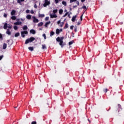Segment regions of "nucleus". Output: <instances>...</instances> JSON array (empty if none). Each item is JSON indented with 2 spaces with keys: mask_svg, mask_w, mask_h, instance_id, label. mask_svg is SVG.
<instances>
[{
  "mask_svg": "<svg viewBox=\"0 0 124 124\" xmlns=\"http://www.w3.org/2000/svg\"><path fill=\"white\" fill-rule=\"evenodd\" d=\"M63 39H64V37H58L56 38V41L57 42H59L61 48H63V46L65 45V43H63Z\"/></svg>",
  "mask_w": 124,
  "mask_h": 124,
  "instance_id": "nucleus-1",
  "label": "nucleus"
},
{
  "mask_svg": "<svg viewBox=\"0 0 124 124\" xmlns=\"http://www.w3.org/2000/svg\"><path fill=\"white\" fill-rule=\"evenodd\" d=\"M33 40H35V38H34L33 37H31L26 40L25 44H28L30 43V42H32Z\"/></svg>",
  "mask_w": 124,
  "mask_h": 124,
  "instance_id": "nucleus-2",
  "label": "nucleus"
},
{
  "mask_svg": "<svg viewBox=\"0 0 124 124\" xmlns=\"http://www.w3.org/2000/svg\"><path fill=\"white\" fill-rule=\"evenodd\" d=\"M61 22L62 21L61 20L57 21V25H58V26L60 27V28H62V27H63V25H64V22Z\"/></svg>",
  "mask_w": 124,
  "mask_h": 124,
  "instance_id": "nucleus-3",
  "label": "nucleus"
},
{
  "mask_svg": "<svg viewBox=\"0 0 124 124\" xmlns=\"http://www.w3.org/2000/svg\"><path fill=\"white\" fill-rule=\"evenodd\" d=\"M50 0H45V3H44L43 6L44 7H46L47 5H50Z\"/></svg>",
  "mask_w": 124,
  "mask_h": 124,
  "instance_id": "nucleus-4",
  "label": "nucleus"
},
{
  "mask_svg": "<svg viewBox=\"0 0 124 124\" xmlns=\"http://www.w3.org/2000/svg\"><path fill=\"white\" fill-rule=\"evenodd\" d=\"M49 16L50 18H51L52 19H53V18H57L58 17V16H57V14H54L53 13V14H50Z\"/></svg>",
  "mask_w": 124,
  "mask_h": 124,
  "instance_id": "nucleus-5",
  "label": "nucleus"
},
{
  "mask_svg": "<svg viewBox=\"0 0 124 124\" xmlns=\"http://www.w3.org/2000/svg\"><path fill=\"white\" fill-rule=\"evenodd\" d=\"M21 36L22 37H25V34H28V31H22L21 32Z\"/></svg>",
  "mask_w": 124,
  "mask_h": 124,
  "instance_id": "nucleus-6",
  "label": "nucleus"
},
{
  "mask_svg": "<svg viewBox=\"0 0 124 124\" xmlns=\"http://www.w3.org/2000/svg\"><path fill=\"white\" fill-rule=\"evenodd\" d=\"M32 18L33 23H38L39 22L38 19L35 18V16H32Z\"/></svg>",
  "mask_w": 124,
  "mask_h": 124,
  "instance_id": "nucleus-7",
  "label": "nucleus"
},
{
  "mask_svg": "<svg viewBox=\"0 0 124 124\" xmlns=\"http://www.w3.org/2000/svg\"><path fill=\"white\" fill-rule=\"evenodd\" d=\"M14 25H15L16 26H20V25H22V22L17 21L16 22H15L14 23Z\"/></svg>",
  "mask_w": 124,
  "mask_h": 124,
  "instance_id": "nucleus-8",
  "label": "nucleus"
},
{
  "mask_svg": "<svg viewBox=\"0 0 124 124\" xmlns=\"http://www.w3.org/2000/svg\"><path fill=\"white\" fill-rule=\"evenodd\" d=\"M62 31V29H60V30L59 29H56V34H59L61 32V31Z\"/></svg>",
  "mask_w": 124,
  "mask_h": 124,
  "instance_id": "nucleus-9",
  "label": "nucleus"
},
{
  "mask_svg": "<svg viewBox=\"0 0 124 124\" xmlns=\"http://www.w3.org/2000/svg\"><path fill=\"white\" fill-rule=\"evenodd\" d=\"M76 18H77V15L73 16L72 18V21L75 22V20H76Z\"/></svg>",
  "mask_w": 124,
  "mask_h": 124,
  "instance_id": "nucleus-10",
  "label": "nucleus"
},
{
  "mask_svg": "<svg viewBox=\"0 0 124 124\" xmlns=\"http://www.w3.org/2000/svg\"><path fill=\"white\" fill-rule=\"evenodd\" d=\"M7 47V44L4 43L2 46V48L4 50H5Z\"/></svg>",
  "mask_w": 124,
  "mask_h": 124,
  "instance_id": "nucleus-11",
  "label": "nucleus"
},
{
  "mask_svg": "<svg viewBox=\"0 0 124 124\" xmlns=\"http://www.w3.org/2000/svg\"><path fill=\"white\" fill-rule=\"evenodd\" d=\"M16 13V11L13 10L11 12V15H12V16H13V15H15Z\"/></svg>",
  "mask_w": 124,
  "mask_h": 124,
  "instance_id": "nucleus-12",
  "label": "nucleus"
},
{
  "mask_svg": "<svg viewBox=\"0 0 124 124\" xmlns=\"http://www.w3.org/2000/svg\"><path fill=\"white\" fill-rule=\"evenodd\" d=\"M39 17L40 18H43V17H45V15L39 14Z\"/></svg>",
  "mask_w": 124,
  "mask_h": 124,
  "instance_id": "nucleus-13",
  "label": "nucleus"
},
{
  "mask_svg": "<svg viewBox=\"0 0 124 124\" xmlns=\"http://www.w3.org/2000/svg\"><path fill=\"white\" fill-rule=\"evenodd\" d=\"M50 24H51V21H48L46 22V24L45 25V27L47 28V27H48V25H50Z\"/></svg>",
  "mask_w": 124,
  "mask_h": 124,
  "instance_id": "nucleus-14",
  "label": "nucleus"
},
{
  "mask_svg": "<svg viewBox=\"0 0 124 124\" xmlns=\"http://www.w3.org/2000/svg\"><path fill=\"white\" fill-rule=\"evenodd\" d=\"M6 33L8 35H10V34H11V32H10V31H9V29H7Z\"/></svg>",
  "mask_w": 124,
  "mask_h": 124,
  "instance_id": "nucleus-15",
  "label": "nucleus"
},
{
  "mask_svg": "<svg viewBox=\"0 0 124 124\" xmlns=\"http://www.w3.org/2000/svg\"><path fill=\"white\" fill-rule=\"evenodd\" d=\"M30 32H31V33H32V34H35V31L34 30H31Z\"/></svg>",
  "mask_w": 124,
  "mask_h": 124,
  "instance_id": "nucleus-16",
  "label": "nucleus"
},
{
  "mask_svg": "<svg viewBox=\"0 0 124 124\" xmlns=\"http://www.w3.org/2000/svg\"><path fill=\"white\" fill-rule=\"evenodd\" d=\"M26 18H27V19H28V20H31V15H27L26 16Z\"/></svg>",
  "mask_w": 124,
  "mask_h": 124,
  "instance_id": "nucleus-17",
  "label": "nucleus"
},
{
  "mask_svg": "<svg viewBox=\"0 0 124 124\" xmlns=\"http://www.w3.org/2000/svg\"><path fill=\"white\" fill-rule=\"evenodd\" d=\"M3 29L6 30L7 29V23H5L4 25Z\"/></svg>",
  "mask_w": 124,
  "mask_h": 124,
  "instance_id": "nucleus-18",
  "label": "nucleus"
},
{
  "mask_svg": "<svg viewBox=\"0 0 124 124\" xmlns=\"http://www.w3.org/2000/svg\"><path fill=\"white\" fill-rule=\"evenodd\" d=\"M62 12H63V10H62V9H60L59 11V14L60 15H62Z\"/></svg>",
  "mask_w": 124,
  "mask_h": 124,
  "instance_id": "nucleus-19",
  "label": "nucleus"
},
{
  "mask_svg": "<svg viewBox=\"0 0 124 124\" xmlns=\"http://www.w3.org/2000/svg\"><path fill=\"white\" fill-rule=\"evenodd\" d=\"M43 26V22H40L38 24V27H42Z\"/></svg>",
  "mask_w": 124,
  "mask_h": 124,
  "instance_id": "nucleus-20",
  "label": "nucleus"
},
{
  "mask_svg": "<svg viewBox=\"0 0 124 124\" xmlns=\"http://www.w3.org/2000/svg\"><path fill=\"white\" fill-rule=\"evenodd\" d=\"M22 29L24 30H28V26H27V25H25V26L23 27Z\"/></svg>",
  "mask_w": 124,
  "mask_h": 124,
  "instance_id": "nucleus-21",
  "label": "nucleus"
},
{
  "mask_svg": "<svg viewBox=\"0 0 124 124\" xmlns=\"http://www.w3.org/2000/svg\"><path fill=\"white\" fill-rule=\"evenodd\" d=\"M19 35H20V33L17 32L15 34V37H18V36H19Z\"/></svg>",
  "mask_w": 124,
  "mask_h": 124,
  "instance_id": "nucleus-22",
  "label": "nucleus"
},
{
  "mask_svg": "<svg viewBox=\"0 0 124 124\" xmlns=\"http://www.w3.org/2000/svg\"><path fill=\"white\" fill-rule=\"evenodd\" d=\"M14 29L15 31H17L18 30V26L15 25L14 26Z\"/></svg>",
  "mask_w": 124,
  "mask_h": 124,
  "instance_id": "nucleus-23",
  "label": "nucleus"
},
{
  "mask_svg": "<svg viewBox=\"0 0 124 124\" xmlns=\"http://www.w3.org/2000/svg\"><path fill=\"white\" fill-rule=\"evenodd\" d=\"M28 49L30 51H33V47H29Z\"/></svg>",
  "mask_w": 124,
  "mask_h": 124,
  "instance_id": "nucleus-24",
  "label": "nucleus"
},
{
  "mask_svg": "<svg viewBox=\"0 0 124 124\" xmlns=\"http://www.w3.org/2000/svg\"><path fill=\"white\" fill-rule=\"evenodd\" d=\"M62 4H63V5H64L65 6H66V2L63 1L62 2Z\"/></svg>",
  "mask_w": 124,
  "mask_h": 124,
  "instance_id": "nucleus-25",
  "label": "nucleus"
},
{
  "mask_svg": "<svg viewBox=\"0 0 124 124\" xmlns=\"http://www.w3.org/2000/svg\"><path fill=\"white\" fill-rule=\"evenodd\" d=\"M12 20H16V16H12L11 17Z\"/></svg>",
  "mask_w": 124,
  "mask_h": 124,
  "instance_id": "nucleus-26",
  "label": "nucleus"
},
{
  "mask_svg": "<svg viewBox=\"0 0 124 124\" xmlns=\"http://www.w3.org/2000/svg\"><path fill=\"white\" fill-rule=\"evenodd\" d=\"M57 12H58V10H57V9L54 10L53 11V13H54V14H56V13H57Z\"/></svg>",
  "mask_w": 124,
  "mask_h": 124,
  "instance_id": "nucleus-27",
  "label": "nucleus"
},
{
  "mask_svg": "<svg viewBox=\"0 0 124 124\" xmlns=\"http://www.w3.org/2000/svg\"><path fill=\"white\" fill-rule=\"evenodd\" d=\"M55 34V32L53 31L50 32V36H52V35H54Z\"/></svg>",
  "mask_w": 124,
  "mask_h": 124,
  "instance_id": "nucleus-28",
  "label": "nucleus"
},
{
  "mask_svg": "<svg viewBox=\"0 0 124 124\" xmlns=\"http://www.w3.org/2000/svg\"><path fill=\"white\" fill-rule=\"evenodd\" d=\"M42 49H46V45H42Z\"/></svg>",
  "mask_w": 124,
  "mask_h": 124,
  "instance_id": "nucleus-29",
  "label": "nucleus"
},
{
  "mask_svg": "<svg viewBox=\"0 0 124 124\" xmlns=\"http://www.w3.org/2000/svg\"><path fill=\"white\" fill-rule=\"evenodd\" d=\"M77 0H70V3H72V2H74V1H76Z\"/></svg>",
  "mask_w": 124,
  "mask_h": 124,
  "instance_id": "nucleus-30",
  "label": "nucleus"
},
{
  "mask_svg": "<svg viewBox=\"0 0 124 124\" xmlns=\"http://www.w3.org/2000/svg\"><path fill=\"white\" fill-rule=\"evenodd\" d=\"M68 28V24L66 23L65 25V29H67Z\"/></svg>",
  "mask_w": 124,
  "mask_h": 124,
  "instance_id": "nucleus-31",
  "label": "nucleus"
},
{
  "mask_svg": "<svg viewBox=\"0 0 124 124\" xmlns=\"http://www.w3.org/2000/svg\"><path fill=\"white\" fill-rule=\"evenodd\" d=\"M68 12H66L64 16H63V17H65L67 15H68Z\"/></svg>",
  "mask_w": 124,
  "mask_h": 124,
  "instance_id": "nucleus-32",
  "label": "nucleus"
},
{
  "mask_svg": "<svg viewBox=\"0 0 124 124\" xmlns=\"http://www.w3.org/2000/svg\"><path fill=\"white\" fill-rule=\"evenodd\" d=\"M7 28H8L9 29H11V26L9 24H7Z\"/></svg>",
  "mask_w": 124,
  "mask_h": 124,
  "instance_id": "nucleus-33",
  "label": "nucleus"
},
{
  "mask_svg": "<svg viewBox=\"0 0 124 124\" xmlns=\"http://www.w3.org/2000/svg\"><path fill=\"white\" fill-rule=\"evenodd\" d=\"M43 37H44V39H46V34H43Z\"/></svg>",
  "mask_w": 124,
  "mask_h": 124,
  "instance_id": "nucleus-34",
  "label": "nucleus"
},
{
  "mask_svg": "<svg viewBox=\"0 0 124 124\" xmlns=\"http://www.w3.org/2000/svg\"><path fill=\"white\" fill-rule=\"evenodd\" d=\"M81 8H83V9H86V7L85 5H83Z\"/></svg>",
  "mask_w": 124,
  "mask_h": 124,
  "instance_id": "nucleus-35",
  "label": "nucleus"
},
{
  "mask_svg": "<svg viewBox=\"0 0 124 124\" xmlns=\"http://www.w3.org/2000/svg\"><path fill=\"white\" fill-rule=\"evenodd\" d=\"M49 20V17L47 16L45 18V21H48Z\"/></svg>",
  "mask_w": 124,
  "mask_h": 124,
  "instance_id": "nucleus-36",
  "label": "nucleus"
},
{
  "mask_svg": "<svg viewBox=\"0 0 124 124\" xmlns=\"http://www.w3.org/2000/svg\"><path fill=\"white\" fill-rule=\"evenodd\" d=\"M61 0H55V3H59V1Z\"/></svg>",
  "mask_w": 124,
  "mask_h": 124,
  "instance_id": "nucleus-37",
  "label": "nucleus"
},
{
  "mask_svg": "<svg viewBox=\"0 0 124 124\" xmlns=\"http://www.w3.org/2000/svg\"><path fill=\"white\" fill-rule=\"evenodd\" d=\"M73 28H74V26H71L70 27V30H73Z\"/></svg>",
  "mask_w": 124,
  "mask_h": 124,
  "instance_id": "nucleus-38",
  "label": "nucleus"
},
{
  "mask_svg": "<svg viewBox=\"0 0 124 124\" xmlns=\"http://www.w3.org/2000/svg\"><path fill=\"white\" fill-rule=\"evenodd\" d=\"M31 14H33L34 13V12H33V10H31Z\"/></svg>",
  "mask_w": 124,
  "mask_h": 124,
  "instance_id": "nucleus-39",
  "label": "nucleus"
},
{
  "mask_svg": "<svg viewBox=\"0 0 124 124\" xmlns=\"http://www.w3.org/2000/svg\"><path fill=\"white\" fill-rule=\"evenodd\" d=\"M0 39H2V35L0 33Z\"/></svg>",
  "mask_w": 124,
  "mask_h": 124,
  "instance_id": "nucleus-40",
  "label": "nucleus"
},
{
  "mask_svg": "<svg viewBox=\"0 0 124 124\" xmlns=\"http://www.w3.org/2000/svg\"><path fill=\"white\" fill-rule=\"evenodd\" d=\"M72 44H73V42H70L69 43V45H72Z\"/></svg>",
  "mask_w": 124,
  "mask_h": 124,
  "instance_id": "nucleus-41",
  "label": "nucleus"
},
{
  "mask_svg": "<svg viewBox=\"0 0 124 124\" xmlns=\"http://www.w3.org/2000/svg\"><path fill=\"white\" fill-rule=\"evenodd\" d=\"M31 124H36V122L33 121V122H31Z\"/></svg>",
  "mask_w": 124,
  "mask_h": 124,
  "instance_id": "nucleus-42",
  "label": "nucleus"
},
{
  "mask_svg": "<svg viewBox=\"0 0 124 124\" xmlns=\"http://www.w3.org/2000/svg\"><path fill=\"white\" fill-rule=\"evenodd\" d=\"M108 91V90H107V89H105L104 90V92H105V93H107Z\"/></svg>",
  "mask_w": 124,
  "mask_h": 124,
  "instance_id": "nucleus-43",
  "label": "nucleus"
},
{
  "mask_svg": "<svg viewBox=\"0 0 124 124\" xmlns=\"http://www.w3.org/2000/svg\"><path fill=\"white\" fill-rule=\"evenodd\" d=\"M4 17H5V18H6L7 17V15H6V14H4Z\"/></svg>",
  "mask_w": 124,
  "mask_h": 124,
  "instance_id": "nucleus-44",
  "label": "nucleus"
},
{
  "mask_svg": "<svg viewBox=\"0 0 124 124\" xmlns=\"http://www.w3.org/2000/svg\"><path fill=\"white\" fill-rule=\"evenodd\" d=\"M80 20H81V21H82L83 20V15H81V16L80 17Z\"/></svg>",
  "mask_w": 124,
  "mask_h": 124,
  "instance_id": "nucleus-45",
  "label": "nucleus"
},
{
  "mask_svg": "<svg viewBox=\"0 0 124 124\" xmlns=\"http://www.w3.org/2000/svg\"><path fill=\"white\" fill-rule=\"evenodd\" d=\"M2 58H3V56H0V61H1V60L2 59Z\"/></svg>",
  "mask_w": 124,
  "mask_h": 124,
  "instance_id": "nucleus-46",
  "label": "nucleus"
},
{
  "mask_svg": "<svg viewBox=\"0 0 124 124\" xmlns=\"http://www.w3.org/2000/svg\"><path fill=\"white\" fill-rule=\"evenodd\" d=\"M26 12V13H30V10H27Z\"/></svg>",
  "mask_w": 124,
  "mask_h": 124,
  "instance_id": "nucleus-47",
  "label": "nucleus"
},
{
  "mask_svg": "<svg viewBox=\"0 0 124 124\" xmlns=\"http://www.w3.org/2000/svg\"><path fill=\"white\" fill-rule=\"evenodd\" d=\"M21 21H22V22H24L25 21V18H20Z\"/></svg>",
  "mask_w": 124,
  "mask_h": 124,
  "instance_id": "nucleus-48",
  "label": "nucleus"
},
{
  "mask_svg": "<svg viewBox=\"0 0 124 124\" xmlns=\"http://www.w3.org/2000/svg\"><path fill=\"white\" fill-rule=\"evenodd\" d=\"M18 3H21V0H17Z\"/></svg>",
  "mask_w": 124,
  "mask_h": 124,
  "instance_id": "nucleus-49",
  "label": "nucleus"
},
{
  "mask_svg": "<svg viewBox=\"0 0 124 124\" xmlns=\"http://www.w3.org/2000/svg\"><path fill=\"white\" fill-rule=\"evenodd\" d=\"M34 7L35 8H37V5H36V4H35L34 5Z\"/></svg>",
  "mask_w": 124,
  "mask_h": 124,
  "instance_id": "nucleus-50",
  "label": "nucleus"
},
{
  "mask_svg": "<svg viewBox=\"0 0 124 124\" xmlns=\"http://www.w3.org/2000/svg\"><path fill=\"white\" fill-rule=\"evenodd\" d=\"M76 3L78 4V5H79V1H77L76 2Z\"/></svg>",
  "mask_w": 124,
  "mask_h": 124,
  "instance_id": "nucleus-51",
  "label": "nucleus"
},
{
  "mask_svg": "<svg viewBox=\"0 0 124 124\" xmlns=\"http://www.w3.org/2000/svg\"><path fill=\"white\" fill-rule=\"evenodd\" d=\"M86 0H81V2H84Z\"/></svg>",
  "mask_w": 124,
  "mask_h": 124,
  "instance_id": "nucleus-52",
  "label": "nucleus"
},
{
  "mask_svg": "<svg viewBox=\"0 0 124 124\" xmlns=\"http://www.w3.org/2000/svg\"><path fill=\"white\" fill-rule=\"evenodd\" d=\"M118 107H119V108H121V106L120 104L118 105Z\"/></svg>",
  "mask_w": 124,
  "mask_h": 124,
  "instance_id": "nucleus-53",
  "label": "nucleus"
},
{
  "mask_svg": "<svg viewBox=\"0 0 124 124\" xmlns=\"http://www.w3.org/2000/svg\"><path fill=\"white\" fill-rule=\"evenodd\" d=\"M68 17H69V18H70V15L68 14Z\"/></svg>",
  "mask_w": 124,
  "mask_h": 124,
  "instance_id": "nucleus-54",
  "label": "nucleus"
},
{
  "mask_svg": "<svg viewBox=\"0 0 124 124\" xmlns=\"http://www.w3.org/2000/svg\"><path fill=\"white\" fill-rule=\"evenodd\" d=\"M64 12H66V13L67 12V10H64Z\"/></svg>",
  "mask_w": 124,
  "mask_h": 124,
  "instance_id": "nucleus-55",
  "label": "nucleus"
},
{
  "mask_svg": "<svg viewBox=\"0 0 124 124\" xmlns=\"http://www.w3.org/2000/svg\"><path fill=\"white\" fill-rule=\"evenodd\" d=\"M25 0H20V1H24Z\"/></svg>",
  "mask_w": 124,
  "mask_h": 124,
  "instance_id": "nucleus-56",
  "label": "nucleus"
},
{
  "mask_svg": "<svg viewBox=\"0 0 124 124\" xmlns=\"http://www.w3.org/2000/svg\"><path fill=\"white\" fill-rule=\"evenodd\" d=\"M79 24H80V23H78V25H79Z\"/></svg>",
  "mask_w": 124,
  "mask_h": 124,
  "instance_id": "nucleus-57",
  "label": "nucleus"
},
{
  "mask_svg": "<svg viewBox=\"0 0 124 124\" xmlns=\"http://www.w3.org/2000/svg\"><path fill=\"white\" fill-rule=\"evenodd\" d=\"M41 30H42L41 29H40V31H41Z\"/></svg>",
  "mask_w": 124,
  "mask_h": 124,
  "instance_id": "nucleus-58",
  "label": "nucleus"
},
{
  "mask_svg": "<svg viewBox=\"0 0 124 124\" xmlns=\"http://www.w3.org/2000/svg\"><path fill=\"white\" fill-rule=\"evenodd\" d=\"M74 7H76V6H74Z\"/></svg>",
  "mask_w": 124,
  "mask_h": 124,
  "instance_id": "nucleus-59",
  "label": "nucleus"
},
{
  "mask_svg": "<svg viewBox=\"0 0 124 124\" xmlns=\"http://www.w3.org/2000/svg\"><path fill=\"white\" fill-rule=\"evenodd\" d=\"M15 108H17V107H15Z\"/></svg>",
  "mask_w": 124,
  "mask_h": 124,
  "instance_id": "nucleus-60",
  "label": "nucleus"
}]
</instances>
